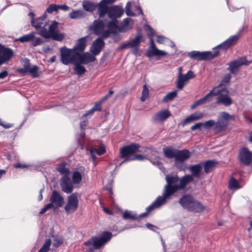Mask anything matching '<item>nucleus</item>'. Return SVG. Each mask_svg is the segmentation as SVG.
<instances>
[{"mask_svg":"<svg viewBox=\"0 0 252 252\" xmlns=\"http://www.w3.org/2000/svg\"><path fill=\"white\" fill-rule=\"evenodd\" d=\"M166 185L164 186L162 196H159L149 207L147 211L149 213L165 203L170 196L180 189H184L188 184L193 181L192 176L186 175L181 179L177 175L168 174L165 176Z\"/></svg>","mask_w":252,"mask_h":252,"instance_id":"f257e3e1","label":"nucleus"},{"mask_svg":"<svg viewBox=\"0 0 252 252\" xmlns=\"http://www.w3.org/2000/svg\"><path fill=\"white\" fill-rule=\"evenodd\" d=\"M38 19L36 21L32 20L31 24L36 30H38L37 33L45 38H51L54 40L61 41L64 38V34L58 32V23L56 21H53L49 25V23H46L43 26V23L39 21Z\"/></svg>","mask_w":252,"mask_h":252,"instance_id":"f03ea898","label":"nucleus"},{"mask_svg":"<svg viewBox=\"0 0 252 252\" xmlns=\"http://www.w3.org/2000/svg\"><path fill=\"white\" fill-rule=\"evenodd\" d=\"M112 234L110 232H105L99 237H93L84 245L88 247V252H94V250L99 249L111 238Z\"/></svg>","mask_w":252,"mask_h":252,"instance_id":"7ed1b4c3","label":"nucleus"},{"mask_svg":"<svg viewBox=\"0 0 252 252\" xmlns=\"http://www.w3.org/2000/svg\"><path fill=\"white\" fill-rule=\"evenodd\" d=\"M180 204L190 211L200 212L204 209V207L190 195H185L179 200Z\"/></svg>","mask_w":252,"mask_h":252,"instance_id":"20e7f679","label":"nucleus"},{"mask_svg":"<svg viewBox=\"0 0 252 252\" xmlns=\"http://www.w3.org/2000/svg\"><path fill=\"white\" fill-rule=\"evenodd\" d=\"M144 41L142 32L139 30L136 36L131 40L123 43L121 45L120 49L123 50L126 48H131V52L136 56L139 55L138 53L139 47L141 42Z\"/></svg>","mask_w":252,"mask_h":252,"instance_id":"39448f33","label":"nucleus"},{"mask_svg":"<svg viewBox=\"0 0 252 252\" xmlns=\"http://www.w3.org/2000/svg\"><path fill=\"white\" fill-rule=\"evenodd\" d=\"M61 61L65 65L74 63L77 61L78 52H75L73 49H68L63 47L60 49Z\"/></svg>","mask_w":252,"mask_h":252,"instance_id":"423d86ee","label":"nucleus"},{"mask_svg":"<svg viewBox=\"0 0 252 252\" xmlns=\"http://www.w3.org/2000/svg\"><path fill=\"white\" fill-rule=\"evenodd\" d=\"M96 35H100L103 38H107L109 36V31L105 29L104 23L101 20H96L94 22L93 25L90 27Z\"/></svg>","mask_w":252,"mask_h":252,"instance_id":"0eeeda50","label":"nucleus"},{"mask_svg":"<svg viewBox=\"0 0 252 252\" xmlns=\"http://www.w3.org/2000/svg\"><path fill=\"white\" fill-rule=\"evenodd\" d=\"M219 55V52H216L213 54L210 51L206 52H199V51H192L189 54V56L190 58L195 59L198 61L211 60Z\"/></svg>","mask_w":252,"mask_h":252,"instance_id":"6e6552de","label":"nucleus"},{"mask_svg":"<svg viewBox=\"0 0 252 252\" xmlns=\"http://www.w3.org/2000/svg\"><path fill=\"white\" fill-rule=\"evenodd\" d=\"M216 93H218L216 103L218 104H222L225 106H228L232 103V99L228 95V91L226 90H218L216 88Z\"/></svg>","mask_w":252,"mask_h":252,"instance_id":"1a4fd4ad","label":"nucleus"},{"mask_svg":"<svg viewBox=\"0 0 252 252\" xmlns=\"http://www.w3.org/2000/svg\"><path fill=\"white\" fill-rule=\"evenodd\" d=\"M140 145L137 143L131 144L130 145L123 147L120 150L121 158H132V155L136 152H141L139 150Z\"/></svg>","mask_w":252,"mask_h":252,"instance_id":"9d476101","label":"nucleus"},{"mask_svg":"<svg viewBox=\"0 0 252 252\" xmlns=\"http://www.w3.org/2000/svg\"><path fill=\"white\" fill-rule=\"evenodd\" d=\"M78 206V197L76 194L73 193L67 197V202L64 207V209L67 214L74 212Z\"/></svg>","mask_w":252,"mask_h":252,"instance_id":"9b49d317","label":"nucleus"},{"mask_svg":"<svg viewBox=\"0 0 252 252\" xmlns=\"http://www.w3.org/2000/svg\"><path fill=\"white\" fill-rule=\"evenodd\" d=\"M50 201L49 204L51 205L52 208L55 209L62 207L64 204L63 198L56 190L52 192Z\"/></svg>","mask_w":252,"mask_h":252,"instance_id":"f8f14e48","label":"nucleus"},{"mask_svg":"<svg viewBox=\"0 0 252 252\" xmlns=\"http://www.w3.org/2000/svg\"><path fill=\"white\" fill-rule=\"evenodd\" d=\"M251 62L247 61L245 57H242L237 59L229 64L228 70L231 73H236L238 69L242 65H249Z\"/></svg>","mask_w":252,"mask_h":252,"instance_id":"ddd939ff","label":"nucleus"},{"mask_svg":"<svg viewBox=\"0 0 252 252\" xmlns=\"http://www.w3.org/2000/svg\"><path fill=\"white\" fill-rule=\"evenodd\" d=\"M194 77L195 75L191 70L189 71L185 75L180 73L177 81V87L180 90L182 89L188 81Z\"/></svg>","mask_w":252,"mask_h":252,"instance_id":"4468645a","label":"nucleus"},{"mask_svg":"<svg viewBox=\"0 0 252 252\" xmlns=\"http://www.w3.org/2000/svg\"><path fill=\"white\" fill-rule=\"evenodd\" d=\"M150 44V48L147 52V56L148 57H151L152 56L162 57L166 55L165 52L160 50L156 47L153 39L151 38Z\"/></svg>","mask_w":252,"mask_h":252,"instance_id":"2eb2a0df","label":"nucleus"},{"mask_svg":"<svg viewBox=\"0 0 252 252\" xmlns=\"http://www.w3.org/2000/svg\"><path fill=\"white\" fill-rule=\"evenodd\" d=\"M239 158L243 164L249 165L252 161V154L247 148H244L240 151Z\"/></svg>","mask_w":252,"mask_h":252,"instance_id":"dca6fc26","label":"nucleus"},{"mask_svg":"<svg viewBox=\"0 0 252 252\" xmlns=\"http://www.w3.org/2000/svg\"><path fill=\"white\" fill-rule=\"evenodd\" d=\"M124 14V10L122 8L117 6L112 5L109 6L108 16L111 19L116 20L120 18Z\"/></svg>","mask_w":252,"mask_h":252,"instance_id":"f3484780","label":"nucleus"},{"mask_svg":"<svg viewBox=\"0 0 252 252\" xmlns=\"http://www.w3.org/2000/svg\"><path fill=\"white\" fill-rule=\"evenodd\" d=\"M96 60L94 55L89 52H85L82 54L78 53L77 61L80 63L87 64L89 63L94 62Z\"/></svg>","mask_w":252,"mask_h":252,"instance_id":"a211bd4d","label":"nucleus"},{"mask_svg":"<svg viewBox=\"0 0 252 252\" xmlns=\"http://www.w3.org/2000/svg\"><path fill=\"white\" fill-rule=\"evenodd\" d=\"M60 185L63 192L70 193L72 191L73 186L70 180L67 176H64L61 179Z\"/></svg>","mask_w":252,"mask_h":252,"instance_id":"6ab92c4d","label":"nucleus"},{"mask_svg":"<svg viewBox=\"0 0 252 252\" xmlns=\"http://www.w3.org/2000/svg\"><path fill=\"white\" fill-rule=\"evenodd\" d=\"M171 116L170 112L164 109L157 112L153 117L152 121L154 122H163Z\"/></svg>","mask_w":252,"mask_h":252,"instance_id":"aec40b11","label":"nucleus"},{"mask_svg":"<svg viewBox=\"0 0 252 252\" xmlns=\"http://www.w3.org/2000/svg\"><path fill=\"white\" fill-rule=\"evenodd\" d=\"M104 46V42L100 38H97L94 40L91 47L90 51L94 56L99 54Z\"/></svg>","mask_w":252,"mask_h":252,"instance_id":"412c9836","label":"nucleus"},{"mask_svg":"<svg viewBox=\"0 0 252 252\" xmlns=\"http://www.w3.org/2000/svg\"><path fill=\"white\" fill-rule=\"evenodd\" d=\"M13 55V51L8 48H5L0 44V58L4 62H7Z\"/></svg>","mask_w":252,"mask_h":252,"instance_id":"4be33fe9","label":"nucleus"},{"mask_svg":"<svg viewBox=\"0 0 252 252\" xmlns=\"http://www.w3.org/2000/svg\"><path fill=\"white\" fill-rule=\"evenodd\" d=\"M107 4L102 0L96 4V8H97V12L99 18H103L106 14H108L109 6L107 5Z\"/></svg>","mask_w":252,"mask_h":252,"instance_id":"5701e85b","label":"nucleus"},{"mask_svg":"<svg viewBox=\"0 0 252 252\" xmlns=\"http://www.w3.org/2000/svg\"><path fill=\"white\" fill-rule=\"evenodd\" d=\"M88 36L83 37L79 38L76 42L75 46L72 48L75 52H83L86 47V39Z\"/></svg>","mask_w":252,"mask_h":252,"instance_id":"b1692460","label":"nucleus"},{"mask_svg":"<svg viewBox=\"0 0 252 252\" xmlns=\"http://www.w3.org/2000/svg\"><path fill=\"white\" fill-rule=\"evenodd\" d=\"M190 157V153L187 150L177 151L175 160L183 162L185 160L189 159Z\"/></svg>","mask_w":252,"mask_h":252,"instance_id":"393cba45","label":"nucleus"},{"mask_svg":"<svg viewBox=\"0 0 252 252\" xmlns=\"http://www.w3.org/2000/svg\"><path fill=\"white\" fill-rule=\"evenodd\" d=\"M238 35H235L230 37L222 43L219 45L218 47L222 48L224 50L228 48L231 45L235 43L238 38Z\"/></svg>","mask_w":252,"mask_h":252,"instance_id":"a878e982","label":"nucleus"},{"mask_svg":"<svg viewBox=\"0 0 252 252\" xmlns=\"http://www.w3.org/2000/svg\"><path fill=\"white\" fill-rule=\"evenodd\" d=\"M203 167V163L201 162L198 164L193 165L190 166L189 169V171L192 173V177L199 178L200 176V172Z\"/></svg>","mask_w":252,"mask_h":252,"instance_id":"bb28decb","label":"nucleus"},{"mask_svg":"<svg viewBox=\"0 0 252 252\" xmlns=\"http://www.w3.org/2000/svg\"><path fill=\"white\" fill-rule=\"evenodd\" d=\"M203 117V113L198 112H195L185 119L184 122L183 123V125L184 126L191 122L196 121L201 119Z\"/></svg>","mask_w":252,"mask_h":252,"instance_id":"cd10ccee","label":"nucleus"},{"mask_svg":"<svg viewBox=\"0 0 252 252\" xmlns=\"http://www.w3.org/2000/svg\"><path fill=\"white\" fill-rule=\"evenodd\" d=\"M228 125L227 122L218 119L217 122H215L214 130L217 133L224 131L226 130Z\"/></svg>","mask_w":252,"mask_h":252,"instance_id":"c85d7f7f","label":"nucleus"},{"mask_svg":"<svg viewBox=\"0 0 252 252\" xmlns=\"http://www.w3.org/2000/svg\"><path fill=\"white\" fill-rule=\"evenodd\" d=\"M133 22L131 19L127 18L123 20L122 25L119 30L121 32H126L132 28Z\"/></svg>","mask_w":252,"mask_h":252,"instance_id":"c756f323","label":"nucleus"},{"mask_svg":"<svg viewBox=\"0 0 252 252\" xmlns=\"http://www.w3.org/2000/svg\"><path fill=\"white\" fill-rule=\"evenodd\" d=\"M217 163V162L215 160H208L204 163H203L204 166V171L206 173H209L214 170Z\"/></svg>","mask_w":252,"mask_h":252,"instance_id":"7c9ffc66","label":"nucleus"},{"mask_svg":"<svg viewBox=\"0 0 252 252\" xmlns=\"http://www.w3.org/2000/svg\"><path fill=\"white\" fill-rule=\"evenodd\" d=\"M107 31H109V35L111 33H115L117 32L118 26L117 20L112 19V21L108 23Z\"/></svg>","mask_w":252,"mask_h":252,"instance_id":"2f4dec72","label":"nucleus"},{"mask_svg":"<svg viewBox=\"0 0 252 252\" xmlns=\"http://www.w3.org/2000/svg\"><path fill=\"white\" fill-rule=\"evenodd\" d=\"M82 6L86 11L93 12L96 8V4L89 1H84L82 3Z\"/></svg>","mask_w":252,"mask_h":252,"instance_id":"473e14b6","label":"nucleus"},{"mask_svg":"<svg viewBox=\"0 0 252 252\" xmlns=\"http://www.w3.org/2000/svg\"><path fill=\"white\" fill-rule=\"evenodd\" d=\"M85 16V14L82 10H74L69 14V17L71 19H80Z\"/></svg>","mask_w":252,"mask_h":252,"instance_id":"72a5a7b5","label":"nucleus"},{"mask_svg":"<svg viewBox=\"0 0 252 252\" xmlns=\"http://www.w3.org/2000/svg\"><path fill=\"white\" fill-rule=\"evenodd\" d=\"M163 152L165 156L169 158H175L177 152L176 150L170 147L163 148Z\"/></svg>","mask_w":252,"mask_h":252,"instance_id":"f704fd0d","label":"nucleus"},{"mask_svg":"<svg viewBox=\"0 0 252 252\" xmlns=\"http://www.w3.org/2000/svg\"><path fill=\"white\" fill-rule=\"evenodd\" d=\"M74 64V70L78 75L83 74L86 72L85 68L81 65L82 63H80L79 62L77 61L73 63Z\"/></svg>","mask_w":252,"mask_h":252,"instance_id":"c9c22d12","label":"nucleus"},{"mask_svg":"<svg viewBox=\"0 0 252 252\" xmlns=\"http://www.w3.org/2000/svg\"><path fill=\"white\" fill-rule=\"evenodd\" d=\"M34 32H31L29 34H26L23 35V36L20 37V38L16 39L17 41H20L21 42H25L31 41L32 40L34 37Z\"/></svg>","mask_w":252,"mask_h":252,"instance_id":"e433bc0d","label":"nucleus"},{"mask_svg":"<svg viewBox=\"0 0 252 252\" xmlns=\"http://www.w3.org/2000/svg\"><path fill=\"white\" fill-rule=\"evenodd\" d=\"M72 179L73 184H79L82 180V175L81 173L78 171H74L72 174Z\"/></svg>","mask_w":252,"mask_h":252,"instance_id":"4c0bfd02","label":"nucleus"},{"mask_svg":"<svg viewBox=\"0 0 252 252\" xmlns=\"http://www.w3.org/2000/svg\"><path fill=\"white\" fill-rule=\"evenodd\" d=\"M241 187L239 185L238 182L234 178L231 177L230 178L229 183V188L230 189H238Z\"/></svg>","mask_w":252,"mask_h":252,"instance_id":"58836bf2","label":"nucleus"},{"mask_svg":"<svg viewBox=\"0 0 252 252\" xmlns=\"http://www.w3.org/2000/svg\"><path fill=\"white\" fill-rule=\"evenodd\" d=\"M234 118V116L230 115L228 113L226 112H221L220 113L218 119L220 120H223V121H226L228 122V121L230 120H233Z\"/></svg>","mask_w":252,"mask_h":252,"instance_id":"ea45409f","label":"nucleus"},{"mask_svg":"<svg viewBox=\"0 0 252 252\" xmlns=\"http://www.w3.org/2000/svg\"><path fill=\"white\" fill-rule=\"evenodd\" d=\"M177 94V91H174L167 94L162 99L163 102H167L172 100Z\"/></svg>","mask_w":252,"mask_h":252,"instance_id":"a19ab883","label":"nucleus"},{"mask_svg":"<svg viewBox=\"0 0 252 252\" xmlns=\"http://www.w3.org/2000/svg\"><path fill=\"white\" fill-rule=\"evenodd\" d=\"M105 152V150L104 148H101L99 150H97L96 149H92L90 150V153L92 156V158L94 161H95L96 159V157L95 156V153H96L98 155H101Z\"/></svg>","mask_w":252,"mask_h":252,"instance_id":"79ce46f5","label":"nucleus"},{"mask_svg":"<svg viewBox=\"0 0 252 252\" xmlns=\"http://www.w3.org/2000/svg\"><path fill=\"white\" fill-rule=\"evenodd\" d=\"M218 93H216V88L211 91L207 94L204 96L203 98L205 101V102H210L212 100V97L216 96Z\"/></svg>","mask_w":252,"mask_h":252,"instance_id":"37998d69","label":"nucleus"},{"mask_svg":"<svg viewBox=\"0 0 252 252\" xmlns=\"http://www.w3.org/2000/svg\"><path fill=\"white\" fill-rule=\"evenodd\" d=\"M51 244V241L50 239H47L45 240V242L42 247L38 251V252H48L49 250V247Z\"/></svg>","mask_w":252,"mask_h":252,"instance_id":"c03bdc74","label":"nucleus"},{"mask_svg":"<svg viewBox=\"0 0 252 252\" xmlns=\"http://www.w3.org/2000/svg\"><path fill=\"white\" fill-rule=\"evenodd\" d=\"M149 90L147 88L146 85H144L143 86V89L142 93V96L141 97V100L142 101H145L149 97Z\"/></svg>","mask_w":252,"mask_h":252,"instance_id":"a18cd8bd","label":"nucleus"},{"mask_svg":"<svg viewBox=\"0 0 252 252\" xmlns=\"http://www.w3.org/2000/svg\"><path fill=\"white\" fill-rule=\"evenodd\" d=\"M146 157L143 156L141 155H137L136 156H132V158H128L126 159L123 162H126L128 161L133 160H143L146 159Z\"/></svg>","mask_w":252,"mask_h":252,"instance_id":"49530a36","label":"nucleus"},{"mask_svg":"<svg viewBox=\"0 0 252 252\" xmlns=\"http://www.w3.org/2000/svg\"><path fill=\"white\" fill-rule=\"evenodd\" d=\"M38 67L37 65H33L31 67L29 70V73L33 77H37L38 76Z\"/></svg>","mask_w":252,"mask_h":252,"instance_id":"de8ad7c7","label":"nucleus"},{"mask_svg":"<svg viewBox=\"0 0 252 252\" xmlns=\"http://www.w3.org/2000/svg\"><path fill=\"white\" fill-rule=\"evenodd\" d=\"M58 170L65 176H67L69 174V170L65 167L63 165H61L58 168Z\"/></svg>","mask_w":252,"mask_h":252,"instance_id":"09e8293b","label":"nucleus"},{"mask_svg":"<svg viewBox=\"0 0 252 252\" xmlns=\"http://www.w3.org/2000/svg\"><path fill=\"white\" fill-rule=\"evenodd\" d=\"M123 218L125 219H129L132 220H136V215L132 214L130 212L126 211L123 214Z\"/></svg>","mask_w":252,"mask_h":252,"instance_id":"8fccbe9b","label":"nucleus"},{"mask_svg":"<svg viewBox=\"0 0 252 252\" xmlns=\"http://www.w3.org/2000/svg\"><path fill=\"white\" fill-rule=\"evenodd\" d=\"M215 122L214 120H210L203 123V126L206 129H210L213 126H215Z\"/></svg>","mask_w":252,"mask_h":252,"instance_id":"3c124183","label":"nucleus"},{"mask_svg":"<svg viewBox=\"0 0 252 252\" xmlns=\"http://www.w3.org/2000/svg\"><path fill=\"white\" fill-rule=\"evenodd\" d=\"M58 11V5L55 4H50L46 9V12L49 13H52L53 11L57 12Z\"/></svg>","mask_w":252,"mask_h":252,"instance_id":"603ef678","label":"nucleus"},{"mask_svg":"<svg viewBox=\"0 0 252 252\" xmlns=\"http://www.w3.org/2000/svg\"><path fill=\"white\" fill-rule=\"evenodd\" d=\"M32 44L33 46H36L42 44V41L39 37H34L31 40Z\"/></svg>","mask_w":252,"mask_h":252,"instance_id":"864d4df0","label":"nucleus"},{"mask_svg":"<svg viewBox=\"0 0 252 252\" xmlns=\"http://www.w3.org/2000/svg\"><path fill=\"white\" fill-rule=\"evenodd\" d=\"M54 243L53 244V246L57 248L60 246L63 243V239L60 237L57 238V239L54 240Z\"/></svg>","mask_w":252,"mask_h":252,"instance_id":"5fc2aeb1","label":"nucleus"},{"mask_svg":"<svg viewBox=\"0 0 252 252\" xmlns=\"http://www.w3.org/2000/svg\"><path fill=\"white\" fill-rule=\"evenodd\" d=\"M168 39L161 36H158L157 38V42L160 44H164L168 41Z\"/></svg>","mask_w":252,"mask_h":252,"instance_id":"6e6d98bb","label":"nucleus"},{"mask_svg":"<svg viewBox=\"0 0 252 252\" xmlns=\"http://www.w3.org/2000/svg\"><path fill=\"white\" fill-rule=\"evenodd\" d=\"M93 110L95 111H101V103L99 101L94 103V106L93 107Z\"/></svg>","mask_w":252,"mask_h":252,"instance_id":"4d7b16f0","label":"nucleus"},{"mask_svg":"<svg viewBox=\"0 0 252 252\" xmlns=\"http://www.w3.org/2000/svg\"><path fill=\"white\" fill-rule=\"evenodd\" d=\"M145 30L149 32L148 33V35L149 36H152L154 34V30L150 26L147 25L146 26Z\"/></svg>","mask_w":252,"mask_h":252,"instance_id":"13d9d810","label":"nucleus"},{"mask_svg":"<svg viewBox=\"0 0 252 252\" xmlns=\"http://www.w3.org/2000/svg\"><path fill=\"white\" fill-rule=\"evenodd\" d=\"M203 126V123H198L191 126L190 128L192 130L196 129H200L201 126Z\"/></svg>","mask_w":252,"mask_h":252,"instance_id":"bf43d9fd","label":"nucleus"},{"mask_svg":"<svg viewBox=\"0 0 252 252\" xmlns=\"http://www.w3.org/2000/svg\"><path fill=\"white\" fill-rule=\"evenodd\" d=\"M23 63L24 68H28L29 69L31 67H30V61L27 59H25L23 60Z\"/></svg>","mask_w":252,"mask_h":252,"instance_id":"052dcab7","label":"nucleus"},{"mask_svg":"<svg viewBox=\"0 0 252 252\" xmlns=\"http://www.w3.org/2000/svg\"><path fill=\"white\" fill-rule=\"evenodd\" d=\"M52 208L51 207V205H49V203L47 204L44 208H43L41 211H40V214H43L45 213L48 210Z\"/></svg>","mask_w":252,"mask_h":252,"instance_id":"680f3d73","label":"nucleus"},{"mask_svg":"<svg viewBox=\"0 0 252 252\" xmlns=\"http://www.w3.org/2000/svg\"><path fill=\"white\" fill-rule=\"evenodd\" d=\"M14 167L16 168H28L29 167V166L26 164H21V163H17L14 164Z\"/></svg>","mask_w":252,"mask_h":252,"instance_id":"e2e57ef3","label":"nucleus"},{"mask_svg":"<svg viewBox=\"0 0 252 252\" xmlns=\"http://www.w3.org/2000/svg\"><path fill=\"white\" fill-rule=\"evenodd\" d=\"M58 10L59 9H61L64 11H67L69 9V7L65 4L58 5Z\"/></svg>","mask_w":252,"mask_h":252,"instance_id":"0e129e2a","label":"nucleus"},{"mask_svg":"<svg viewBox=\"0 0 252 252\" xmlns=\"http://www.w3.org/2000/svg\"><path fill=\"white\" fill-rule=\"evenodd\" d=\"M18 71L22 74L23 75H25L27 73H29V68H22L18 69Z\"/></svg>","mask_w":252,"mask_h":252,"instance_id":"69168bd1","label":"nucleus"},{"mask_svg":"<svg viewBox=\"0 0 252 252\" xmlns=\"http://www.w3.org/2000/svg\"><path fill=\"white\" fill-rule=\"evenodd\" d=\"M175 165L178 168L180 169H183L184 167L183 162H181L180 161H176L175 160Z\"/></svg>","mask_w":252,"mask_h":252,"instance_id":"338daca9","label":"nucleus"},{"mask_svg":"<svg viewBox=\"0 0 252 252\" xmlns=\"http://www.w3.org/2000/svg\"><path fill=\"white\" fill-rule=\"evenodd\" d=\"M0 126H2L3 127H4L5 128H10V127H11L12 126V125H11V124H3V121H2V120L1 119H0Z\"/></svg>","mask_w":252,"mask_h":252,"instance_id":"774afa93","label":"nucleus"}]
</instances>
